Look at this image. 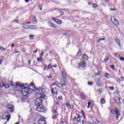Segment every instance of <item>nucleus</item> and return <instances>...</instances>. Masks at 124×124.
Returning a JSON list of instances; mask_svg holds the SVG:
<instances>
[{
	"label": "nucleus",
	"instance_id": "1",
	"mask_svg": "<svg viewBox=\"0 0 124 124\" xmlns=\"http://www.w3.org/2000/svg\"><path fill=\"white\" fill-rule=\"evenodd\" d=\"M45 95H41L40 97H39L36 99V101L35 102V105H41L42 104V98H45Z\"/></svg>",
	"mask_w": 124,
	"mask_h": 124
},
{
	"label": "nucleus",
	"instance_id": "2",
	"mask_svg": "<svg viewBox=\"0 0 124 124\" xmlns=\"http://www.w3.org/2000/svg\"><path fill=\"white\" fill-rule=\"evenodd\" d=\"M36 106H37L36 108L37 111H38V112H40L41 113H46V110L43 107V106L40 105H36Z\"/></svg>",
	"mask_w": 124,
	"mask_h": 124
},
{
	"label": "nucleus",
	"instance_id": "3",
	"mask_svg": "<svg viewBox=\"0 0 124 124\" xmlns=\"http://www.w3.org/2000/svg\"><path fill=\"white\" fill-rule=\"evenodd\" d=\"M10 118H11V116H10V114L8 113V111L4 112L2 116V119L3 120H6L7 119V122L10 120Z\"/></svg>",
	"mask_w": 124,
	"mask_h": 124
},
{
	"label": "nucleus",
	"instance_id": "4",
	"mask_svg": "<svg viewBox=\"0 0 124 124\" xmlns=\"http://www.w3.org/2000/svg\"><path fill=\"white\" fill-rule=\"evenodd\" d=\"M111 113L116 115V119L117 120H119V117L120 116V113L119 112V108H116L115 109H112L111 110Z\"/></svg>",
	"mask_w": 124,
	"mask_h": 124
},
{
	"label": "nucleus",
	"instance_id": "5",
	"mask_svg": "<svg viewBox=\"0 0 124 124\" xmlns=\"http://www.w3.org/2000/svg\"><path fill=\"white\" fill-rule=\"evenodd\" d=\"M29 92H30V89H29L28 87L23 88L21 90V93L24 96H27Z\"/></svg>",
	"mask_w": 124,
	"mask_h": 124
},
{
	"label": "nucleus",
	"instance_id": "6",
	"mask_svg": "<svg viewBox=\"0 0 124 124\" xmlns=\"http://www.w3.org/2000/svg\"><path fill=\"white\" fill-rule=\"evenodd\" d=\"M110 21L112 23L115 25V26H119L120 25L119 21L116 19V18L114 16H111L110 18Z\"/></svg>",
	"mask_w": 124,
	"mask_h": 124
},
{
	"label": "nucleus",
	"instance_id": "7",
	"mask_svg": "<svg viewBox=\"0 0 124 124\" xmlns=\"http://www.w3.org/2000/svg\"><path fill=\"white\" fill-rule=\"evenodd\" d=\"M62 76L63 78L64 79L63 80L64 83L63 84H62V87H63L65 86V79L66 78V73H65V72L64 71L62 72Z\"/></svg>",
	"mask_w": 124,
	"mask_h": 124
},
{
	"label": "nucleus",
	"instance_id": "8",
	"mask_svg": "<svg viewBox=\"0 0 124 124\" xmlns=\"http://www.w3.org/2000/svg\"><path fill=\"white\" fill-rule=\"evenodd\" d=\"M3 87H5L6 89H8V88L10 87V86H13V83L12 82H11L10 84H9V82H5V83H3Z\"/></svg>",
	"mask_w": 124,
	"mask_h": 124
},
{
	"label": "nucleus",
	"instance_id": "9",
	"mask_svg": "<svg viewBox=\"0 0 124 124\" xmlns=\"http://www.w3.org/2000/svg\"><path fill=\"white\" fill-rule=\"evenodd\" d=\"M85 66H86V62L84 61H82L78 63V67H83L84 68Z\"/></svg>",
	"mask_w": 124,
	"mask_h": 124
},
{
	"label": "nucleus",
	"instance_id": "10",
	"mask_svg": "<svg viewBox=\"0 0 124 124\" xmlns=\"http://www.w3.org/2000/svg\"><path fill=\"white\" fill-rule=\"evenodd\" d=\"M52 20L55 22V23H57V24H59V25H61L62 24V20L58 18H55V17H52Z\"/></svg>",
	"mask_w": 124,
	"mask_h": 124
},
{
	"label": "nucleus",
	"instance_id": "11",
	"mask_svg": "<svg viewBox=\"0 0 124 124\" xmlns=\"http://www.w3.org/2000/svg\"><path fill=\"white\" fill-rule=\"evenodd\" d=\"M38 122L39 124H46V121L42 118H40Z\"/></svg>",
	"mask_w": 124,
	"mask_h": 124
},
{
	"label": "nucleus",
	"instance_id": "12",
	"mask_svg": "<svg viewBox=\"0 0 124 124\" xmlns=\"http://www.w3.org/2000/svg\"><path fill=\"white\" fill-rule=\"evenodd\" d=\"M7 107L10 110L11 113H13V112H14V106H13V105H8Z\"/></svg>",
	"mask_w": 124,
	"mask_h": 124
},
{
	"label": "nucleus",
	"instance_id": "13",
	"mask_svg": "<svg viewBox=\"0 0 124 124\" xmlns=\"http://www.w3.org/2000/svg\"><path fill=\"white\" fill-rule=\"evenodd\" d=\"M115 100L116 101V103L118 104V105H121V100L120 99V98L119 97H115Z\"/></svg>",
	"mask_w": 124,
	"mask_h": 124
},
{
	"label": "nucleus",
	"instance_id": "14",
	"mask_svg": "<svg viewBox=\"0 0 124 124\" xmlns=\"http://www.w3.org/2000/svg\"><path fill=\"white\" fill-rule=\"evenodd\" d=\"M48 26L50 27V28H53V29H57V26H56V24L51 22H48Z\"/></svg>",
	"mask_w": 124,
	"mask_h": 124
},
{
	"label": "nucleus",
	"instance_id": "15",
	"mask_svg": "<svg viewBox=\"0 0 124 124\" xmlns=\"http://www.w3.org/2000/svg\"><path fill=\"white\" fill-rule=\"evenodd\" d=\"M78 117L77 118V121L79 123V124H84V121L83 120H81V116L79 115V114H78Z\"/></svg>",
	"mask_w": 124,
	"mask_h": 124
},
{
	"label": "nucleus",
	"instance_id": "16",
	"mask_svg": "<svg viewBox=\"0 0 124 124\" xmlns=\"http://www.w3.org/2000/svg\"><path fill=\"white\" fill-rule=\"evenodd\" d=\"M96 84L98 87H101L102 84L101 83V80L100 78H98L97 80Z\"/></svg>",
	"mask_w": 124,
	"mask_h": 124
},
{
	"label": "nucleus",
	"instance_id": "17",
	"mask_svg": "<svg viewBox=\"0 0 124 124\" xmlns=\"http://www.w3.org/2000/svg\"><path fill=\"white\" fill-rule=\"evenodd\" d=\"M108 61H109V55L108 54H106V57L104 59L103 62H108Z\"/></svg>",
	"mask_w": 124,
	"mask_h": 124
},
{
	"label": "nucleus",
	"instance_id": "18",
	"mask_svg": "<svg viewBox=\"0 0 124 124\" xmlns=\"http://www.w3.org/2000/svg\"><path fill=\"white\" fill-rule=\"evenodd\" d=\"M66 107H68V108H69V109H72V108H73V107H74V106H73V105L70 104L68 103H66Z\"/></svg>",
	"mask_w": 124,
	"mask_h": 124
},
{
	"label": "nucleus",
	"instance_id": "19",
	"mask_svg": "<svg viewBox=\"0 0 124 124\" xmlns=\"http://www.w3.org/2000/svg\"><path fill=\"white\" fill-rule=\"evenodd\" d=\"M38 91L40 92V93H45V89L42 88H39L37 89Z\"/></svg>",
	"mask_w": 124,
	"mask_h": 124
},
{
	"label": "nucleus",
	"instance_id": "20",
	"mask_svg": "<svg viewBox=\"0 0 124 124\" xmlns=\"http://www.w3.org/2000/svg\"><path fill=\"white\" fill-rule=\"evenodd\" d=\"M29 90H32V91H33V89H31V87L32 88H35V86L34 85V84H33V83H31L28 86Z\"/></svg>",
	"mask_w": 124,
	"mask_h": 124
},
{
	"label": "nucleus",
	"instance_id": "21",
	"mask_svg": "<svg viewBox=\"0 0 124 124\" xmlns=\"http://www.w3.org/2000/svg\"><path fill=\"white\" fill-rule=\"evenodd\" d=\"M30 29L31 30H37V29H38V27L34 25H30Z\"/></svg>",
	"mask_w": 124,
	"mask_h": 124
},
{
	"label": "nucleus",
	"instance_id": "22",
	"mask_svg": "<svg viewBox=\"0 0 124 124\" xmlns=\"http://www.w3.org/2000/svg\"><path fill=\"white\" fill-rule=\"evenodd\" d=\"M16 85V87H20V88H22V87H24V84L20 83L19 82H17Z\"/></svg>",
	"mask_w": 124,
	"mask_h": 124
},
{
	"label": "nucleus",
	"instance_id": "23",
	"mask_svg": "<svg viewBox=\"0 0 124 124\" xmlns=\"http://www.w3.org/2000/svg\"><path fill=\"white\" fill-rule=\"evenodd\" d=\"M115 42L117 43L118 45L121 47V42L120 41V40L118 38H115Z\"/></svg>",
	"mask_w": 124,
	"mask_h": 124
},
{
	"label": "nucleus",
	"instance_id": "24",
	"mask_svg": "<svg viewBox=\"0 0 124 124\" xmlns=\"http://www.w3.org/2000/svg\"><path fill=\"white\" fill-rule=\"evenodd\" d=\"M33 24H34V25L37 24V20H36L35 16H33Z\"/></svg>",
	"mask_w": 124,
	"mask_h": 124
},
{
	"label": "nucleus",
	"instance_id": "25",
	"mask_svg": "<svg viewBox=\"0 0 124 124\" xmlns=\"http://www.w3.org/2000/svg\"><path fill=\"white\" fill-rule=\"evenodd\" d=\"M82 59L83 60H89V57H88V56L86 54L83 55H82Z\"/></svg>",
	"mask_w": 124,
	"mask_h": 124
},
{
	"label": "nucleus",
	"instance_id": "26",
	"mask_svg": "<svg viewBox=\"0 0 124 124\" xmlns=\"http://www.w3.org/2000/svg\"><path fill=\"white\" fill-rule=\"evenodd\" d=\"M31 28V25H24L23 27V29H24L25 30H28L29 29H30Z\"/></svg>",
	"mask_w": 124,
	"mask_h": 124
},
{
	"label": "nucleus",
	"instance_id": "27",
	"mask_svg": "<svg viewBox=\"0 0 124 124\" xmlns=\"http://www.w3.org/2000/svg\"><path fill=\"white\" fill-rule=\"evenodd\" d=\"M93 121L94 124H97L98 123H100V122L98 121V120L95 118L93 119Z\"/></svg>",
	"mask_w": 124,
	"mask_h": 124
},
{
	"label": "nucleus",
	"instance_id": "28",
	"mask_svg": "<svg viewBox=\"0 0 124 124\" xmlns=\"http://www.w3.org/2000/svg\"><path fill=\"white\" fill-rule=\"evenodd\" d=\"M105 77H106L108 79H109V78H110V75H109L108 73H106L105 74Z\"/></svg>",
	"mask_w": 124,
	"mask_h": 124
},
{
	"label": "nucleus",
	"instance_id": "29",
	"mask_svg": "<svg viewBox=\"0 0 124 124\" xmlns=\"http://www.w3.org/2000/svg\"><path fill=\"white\" fill-rule=\"evenodd\" d=\"M81 55H82V51L79 50L78 53V54H77V57H80V56H81Z\"/></svg>",
	"mask_w": 124,
	"mask_h": 124
},
{
	"label": "nucleus",
	"instance_id": "30",
	"mask_svg": "<svg viewBox=\"0 0 124 124\" xmlns=\"http://www.w3.org/2000/svg\"><path fill=\"white\" fill-rule=\"evenodd\" d=\"M105 100H104V98H101V104H105Z\"/></svg>",
	"mask_w": 124,
	"mask_h": 124
},
{
	"label": "nucleus",
	"instance_id": "31",
	"mask_svg": "<svg viewBox=\"0 0 124 124\" xmlns=\"http://www.w3.org/2000/svg\"><path fill=\"white\" fill-rule=\"evenodd\" d=\"M110 68L112 69V70H115V65H110L109 66Z\"/></svg>",
	"mask_w": 124,
	"mask_h": 124
},
{
	"label": "nucleus",
	"instance_id": "32",
	"mask_svg": "<svg viewBox=\"0 0 124 124\" xmlns=\"http://www.w3.org/2000/svg\"><path fill=\"white\" fill-rule=\"evenodd\" d=\"M80 95V97L82 98V99H83V100L86 99V97H85V95H84V94H81Z\"/></svg>",
	"mask_w": 124,
	"mask_h": 124
},
{
	"label": "nucleus",
	"instance_id": "33",
	"mask_svg": "<svg viewBox=\"0 0 124 124\" xmlns=\"http://www.w3.org/2000/svg\"><path fill=\"white\" fill-rule=\"evenodd\" d=\"M37 61H38V62H42V61H43V60L42 59V58L40 57V58H37Z\"/></svg>",
	"mask_w": 124,
	"mask_h": 124
},
{
	"label": "nucleus",
	"instance_id": "34",
	"mask_svg": "<svg viewBox=\"0 0 124 124\" xmlns=\"http://www.w3.org/2000/svg\"><path fill=\"white\" fill-rule=\"evenodd\" d=\"M113 55H114V56L116 57V58H120V54H119L118 53H114Z\"/></svg>",
	"mask_w": 124,
	"mask_h": 124
},
{
	"label": "nucleus",
	"instance_id": "35",
	"mask_svg": "<svg viewBox=\"0 0 124 124\" xmlns=\"http://www.w3.org/2000/svg\"><path fill=\"white\" fill-rule=\"evenodd\" d=\"M34 35H30L29 36V38H30V39H31V40H33V37H34Z\"/></svg>",
	"mask_w": 124,
	"mask_h": 124
},
{
	"label": "nucleus",
	"instance_id": "36",
	"mask_svg": "<svg viewBox=\"0 0 124 124\" xmlns=\"http://www.w3.org/2000/svg\"><path fill=\"white\" fill-rule=\"evenodd\" d=\"M97 6H98V5H97V4L96 3H94L93 4V7L94 8H96V7H97Z\"/></svg>",
	"mask_w": 124,
	"mask_h": 124
},
{
	"label": "nucleus",
	"instance_id": "37",
	"mask_svg": "<svg viewBox=\"0 0 124 124\" xmlns=\"http://www.w3.org/2000/svg\"><path fill=\"white\" fill-rule=\"evenodd\" d=\"M102 40H105V38H103L99 39L97 40V42H100V41H102Z\"/></svg>",
	"mask_w": 124,
	"mask_h": 124
},
{
	"label": "nucleus",
	"instance_id": "38",
	"mask_svg": "<svg viewBox=\"0 0 124 124\" xmlns=\"http://www.w3.org/2000/svg\"><path fill=\"white\" fill-rule=\"evenodd\" d=\"M118 80H119V81H124V77H120V78L118 79Z\"/></svg>",
	"mask_w": 124,
	"mask_h": 124
},
{
	"label": "nucleus",
	"instance_id": "39",
	"mask_svg": "<svg viewBox=\"0 0 124 124\" xmlns=\"http://www.w3.org/2000/svg\"><path fill=\"white\" fill-rule=\"evenodd\" d=\"M109 90H110V91H114V87L110 86L108 87Z\"/></svg>",
	"mask_w": 124,
	"mask_h": 124
},
{
	"label": "nucleus",
	"instance_id": "40",
	"mask_svg": "<svg viewBox=\"0 0 124 124\" xmlns=\"http://www.w3.org/2000/svg\"><path fill=\"white\" fill-rule=\"evenodd\" d=\"M3 56H0V62H2L3 61Z\"/></svg>",
	"mask_w": 124,
	"mask_h": 124
},
{
	"label": "nucleus",
	"instance_id": "41",
	"mask_svg": "<svg viewBox=\"0 0 124 124\" xmlns=\"http://www.w3.org/2000/svg\"><path fill=\"white\" fill-rule=\"evenodd\" d=\"M43 55H44V52L42 51L41 53V54L40 55V58H42V57H43Z\"/></svg>",
	"mask_w": 124,
	"mask_h": 124
},
{
	"label": "nucleus",
	"instance_id": "42",
	"mask_svg": "<svg viewBox=\"0 0 124 124\" xmlns=\"http://www.w3.org/2000/svg\"><path fill=\"white\" fill-rule=\"evenodd\" d=\"M0 49L1 51H5V48L2 46H0Z\"/></svg>",
	"mask_w": 124,
	"mask_h": 124
},
{
	"label": "nucleus",
	"instance_id": "43",
	"mask_svg": "<svg viewBox=\"0 0 124 124\" xmlns=\"http://www.w3.org/2000/svg\"><path fill=\"white\" fill-rule=\"evenodd\" d=\"M58 100L60 101L62 100V96H61L58 97Z\"/></svg>",
	"mask_w": 124,
	"mask_h": 124
},
{
	"label": "nucleus",
	"instance_id": "44",
	"mask_svg": "<svg viewBox=\"0 0 124 124\" xmlns=\"http://www.w3.org/2000/svg\"><path fill=\"white\" fill-rule=\"evenodd\" d=\"M52 67H53V66H52V64H49L48 65V68L51 69V68H52Z\"/></svg>",
	"mask_w": 124,
	"mask_h": 124
},
{
	"label": "nucleus",
	"instance_id": "45",
	"mask_svg": "<svg viewBox=\"0 0 124 124\" xmlns=\"http://www.w3.org/2000/svg\"><path fill=\"white\" fill-rule=\"evenodd\" d=\"M19 52L18 51V50H17V49H15L14 52V54H17V53H18Z\"/></svg>",
	"mask_w": 124,
	"mask_h": 124
},
{
	"label": "nucleus",
	"instance_id": "46",
	"mask_svg": "<svg viewBox=\"0 0 124 124\" xmlns=\"http://www.w3.org/2000/svg\"><path fill=\"white\" fill-rule=\"evenodd\" d=\"M48 67L45 66V67L44 68V70H48Z\"/></svg>",
	"mask_w": 124,
	"mask_h": 124
},
{
	"label": "nucleus",
	"instance_id": "47",
	"mask_svg": "<svg viewBox=\"0 0 124 124\" xmlns=\"http://www.w3.org/2000/svg\"><path fill=\"white\" fill-rule=\"evenodd\" d=\"M82 112H79V113H81V114H82V115L84 116V119H85V114H84V111L83 110H82Z\"/></svg>",
	"mask_w": 124,
	"mask_h": 124
},
{
	"label": "nucleus",
	"instance_id": "48",
	"mask_svg": "<svg viewBox=\"0 0 124 124\" xmlns=\"http://www.w3.org/2000/svg\"><path fill=\"white\" fill-rule=\"evenodd\" d=\"M120 61H122V62H124V58L123 57H120Z\"/></svg>",
	"mask_w": 124,
	"mask_h": 124
},
{
	"label": "nucleus",
	"instance_id": "49",
	"mask_svg": "<svg viewBox=\"0 0 124 124\" xmlns=\"http://www.w3.org/2000/svg\"><path fill=\"white\" fill-rule=\"evenodd\" d=\"M52 119L53 120L55 119H57V115H54L53 117H52Z\"/></svg>",
	"mask_w": 124,
	"mask_h": 124
},
{
	"label": "nucleus",
	"instance_id": "50",
	"mask_svg": "<svg viewBox=\"0 0 124 124\" xmlns=\"http://www.w3.org/2000/svg\"><path fill=\"white\" fill-rule=\"evenodd\" d=\"M90 106H91V102H88V106H87V108H90Z\"/></svg>",
	"mask_w": 124,
	"mask_h": 124
},
{
	"label": "nucleus",
	"instance_id": "51",
	"mask_svg": "<svg viewBox=\"0 0 124 124\" xmlns=\"http://www.w3.org/2000/svg\"><path fill=\"white\" fill-rule=\"evenodd\" d=\"M51 92H52V93H54V94H56L55 92H54V88H52Z\"/></svg>",
	"mask_w": 124,
	"mask_h": 124
},
{
	"label": "nucleus",
	"instance_id": "52",
	"mask_svg": "<svg viewBox=\"0 0 124 124\" xmlns=\"http://www.w3.org/2000/svg\"><path fill=\"white\" fill-rule=\"evenodd\" d=\"M31 60H30L28 61V63L29 64V65H31Z\"/></svg>",
	"mask_w": 124,
	"mask_h": 124
},
{
	"label": "nucleus",
	"instance_id": "53",
	"mask_svg": "<svg viewBox=\"0 0 124 124\" xmlns=\"http://www.w3.org/2000/svg\"><path fill=\"white\" fill-rule=\"evenodd\" d=\"M88 85H89V86H92V85H93V82H88Z\"/></svg>",
	"mask_w": 124,
	"mask_h": 124
},
{
	"label": "nucleus",
	"instance_id": "54",
	"mask_svg": "<svg viewBox=\"0 0 124 124\" xmlns=\"http://www.w3.org/2000/svg\"><path fill=\"white\" fill-rule=\"evenodd\" d=\"M96 75L98 76V75H100V72L99 71H98L97 73L96 74Z\"/></svg>",
	"mask_w": 124,
	"mask_h": 124
},
{
	"label": "nucleus",
	"instance_id": "55",
	"mask_svg": "<svg viewBox=\"0 0 124 124\" xmlns=\"http://www.w3.org/2000/svg\"><path fill=\"white\" fill-rule=\"evenodd\" d=\"M49 54L50 56H53V54H52V51H51L49 52Z\"/></svg>",
	"mask_w": 124,
	"mask_h": 124
},
{
	"label": "nucleus",
	"instance_id": "56",
	"mask_svg": "<svg viewBox=\"0 0 124 124\" xmlns=\"http://www.w3.org/2000/svg\"><path fill=\"white\" fill-rule=\"evenodd\" d=\"M98 92H99V93H102V89H99Z\"/></svg>",
	"mask_w": 124,
	"mask_h": 124
},
{
	"label": "nucleus",
	"instance_id": "57",
	"mask_svg": "<svg viewBox=\"0 0 124 124\" xmlns=\"http://www.w3.org/2000/svg\"><path fill=\"white\" fill-rule=\"evenodd\" d=\"M47 78H48V79H50V78H52V75H50L47 77Z\"/></svg>",
	"mask_w": 124,
	"mask_h": 124
},
{
	"label": "nucleus",
	"instance_id": "58",
	"mask_svg": "<svg viewBox=\"0 0 124 124\" xmlns=\"http://www.w3.org/2000/svg\"><path fill=\"white\" fill-rule=\"evenodd\" d=\"M76 120H77V117H75L73 118V121H76Z\"/></svg>",
	"mask_w": 124,
	"mask_h": 124
},
{
	"label": "nucleus",
	"instance_id": "59",
	"mask_svg": "<svg viewBox=\"0 0 124 124\" xmlns=\"http://www.w3.org/2000/svg\"><path fill=\"white\" fill-rule=\"evenodd\" d=\"M14 22H15V23H16L17 24L19 23V22L18 21V20H15Z\"/></svg>",
	"mask_w": 124,
	"mask_h": 124
},
{
	"label": "nucleus",
	"instance_id": "60",
	"mask_svg": "<svg viewBox=\"0 0 124 124\" xmlns=\"http://www.w3.org/2000/svg\"><path fill=\"white\" fill-rule=\"evenodd\" d=\"M111 11H116V10H117V9L116 8H113V9H111Z\"/></svg>",
	"mask_w": 124,
	"mask_h": 124
},
{
	"label": "nucleus",
	"instance_id": "61",
	"mask_svg": "<svg viewBox=\"0 0 124 124\" xmlns=\"http://www.w3.org/2000/svg\"><path fill=\"white\" fill-rule=\"evenodd\" d=\"M53 113H54V114H57V110L55 109L53 110Z\"/></svg>",
	"mask_w": 124,
	"mask_h": 124
},
{
	"label": "nucleus",
	"instance_id": "62",
	"mask_svg": "<svg viewBox=\"0 0 124 124\" xmlns=\"http://www.w3.org/2000/svg\"><path fill=\"white\" fill-rule=\"evenodd\" d=\"M22 51L23 52V53H24V52H26V50H25V48H22Z\"/></svg>",
	"mask_w": 124,
	"mask_h": 124
},
{
	"label": "nucleus",
	"instance_id": "63",
	"mask_svg": "<svg viewBox=\"0 0 124 124\" xmlns=\"http://www.w3.org/2000/svg\"><path fill=\"white\" fill-rule=\"evenodd\" d=\"M52 67H57V64H56V65H53L52 66Z\"/></svg>",
	"mask_w": 124,
	"mask_h": 124
},
{
	"label": "nucleus",
	"instance_id": "64",
	"mask_svg": "<svg viewBox=\"0 0 124 124\" xmlns=\"http://www.w3.org/2000/svg\"><path fill=\"white\" fill-rule=\"evenodd\" d=\"M33 53H37V50H35L33 51Z\"/></svg>",
	"mask_w": 124,
	"mask_h": 124
}]
</instances>
